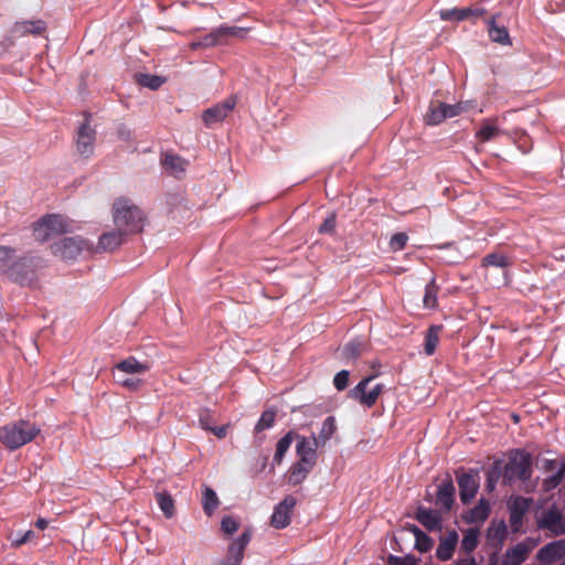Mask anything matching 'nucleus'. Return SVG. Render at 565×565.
Listing matches in <instances>:
<instances>
[{"label":"nucleus","mask_w":565,"mask_h":565,"mask_svg":"<svg viewBox=\"0 0 565 565\" xmlns=\"http://www.w3.org/2000/svg\"><path fill=\"white\" fill-rule=\"evenodd\" d=\"M503 483L512 484L516 480L526 481L532 476V458L529 452L523 449L513 450L508 462L503 466Z\"/></svg>","instance_id":"7ed1b4c3"},{"label":"nucleus","mask_w":565,"mask_h":565,"mask_svg":"<svg viewBox=\"0 0 565 565\" xmlns=\"http://www.w3.org/2000/svg\"><path fill=\"white\" fill-rule=\"evenodd\" d=\"M127 235L118 227L115 231L104 233L98 241V250L110 252L117 248L124 242V236Z\"/></svg>","instance_id":"aec40b11"},{"label":"nucleus","mask_w":565,"mask_h":565,"mask_svg":"<svg viewBox=\"0 0 565 565\" xmlns=\"http://www.w3.org/2000/svg\"><path fill=\"white\" fill-rule=\"evenodd\" d=\"M218 30H220L222 41H224V39L228 38V36L244 39L248 32L247 28L230 26V25H225V24L220 25Z\"/></svg>","instance_id":"79ce46f5"},{"label":"nucleus","mask_w":565,"mask_h":565,"mask_svg":"<svg viewBox=\"0 0 565 565\" xmlns=\"http://www.w3.org/2000/svg\"><path fill=\"white\" fill-rule=\"evenodd\" d=\"M209 431L213 433L218 438H224L227 433V426H212Z\"/></svg>","instance_id":"680f3d73"},{"label":"nucleus","mask_w":565,"mask_h":565,"mask_svg":"<svg viewBox=\"0 0 565 565\" xmlns=\"http://www.w3.org/2000/svg\"><path fill=\"white\" fill-rule=\"evenodd\" d=\"M296 454L298 456V460L303 463H310L311 466H316L317 462V450L320 448L317 445L316 440H312L310 437L297 435L296 436Z\"/></svg>","instance_id":"ddd939ff"},{"label":"nucleus","mask_w":565,"mask_h":565,"mask_svg":"<svg viewBox=\"0 0 565 565\" xmlns=\"http://www.w3.org/2000/svg\"><path fill=\"white\" fill-rule=\"evenodd\" d=\"M116 374H140L148 370L146 364L140 363L136 358L130 356L116 365Z\"/></svg>","instance_id":"bb28decb"},{"label":"nucleus","mask_w":565,"mask_h":565,"mask_svg":"<svg viewBox=\"0 0 565 565\" xmlns=\"http://www.w3.org/2000/svg\"><path fill=\"white\" fill-rule=\"evenodd\" d=\"M490 514V504L487 500L480 499L479 502L470 509L465 515L468 524L483 523Z\"/></svg>","instance_id":"412c9836"},{"label":"nucleus","mask_w":565,"mask_h":565,"mask_svg":"<svg viewBox=\"0 0 565 565\" xmlns=\"http://www.w3.org/2000/svg\"><path fill=\"white\" fill-rule=\"evenodd\" d=\"M335 225H337L335 213H331L326 217L323 223L319 226V233L331 234L334 232Z\"/></svg>","instance_id":"3c124183"},{"label":"nucleus","mask_w":565,"mask_h":565,"mask_svg":"<svg viewBox=\"0 0 565 565\" xmlns=\"http://www.w3.org/2000/svg\"><path fill=\"white\" fill-rule=\"evenodd\" d=\"M46 29L45 22L42 20L23 21L15 23L14 32L21 35L33 34L39 35Z\"/></svg>","instance_id":"cd10ccee"},{"label":"nucleus","mask_w":565,"mask_h":565,"mask_svg":"<svg viewBox=\"0 0 565 565\" xmlns=\"http://www.w3.org/2000/svg\"><path fill=\"white\" fill-rule=\"evenodd\" d=\"M294 440V433L289 431L285 436H282L277 445H276V452L274 455V462L279 465L282 461V458L285 457L286 452L290 448V445Z\"/></svg>","instance_id":"e433bc0d"},{"label":"nucleus","mask_w":565,"mask_h":565,"mask_svg":"<svg viewBox=\"0 0 565 565\" xmlns=\"http://www.w3.org/2000/svg\"><path fill=\"white\" fill-rule=\"evenodd\" d=\"M14 257V249L0 246V271L10 267V263Z\"/></svg>","instance_id":"09e8293b"},{"label":"nucleus","mask_w":565,"mask_h":565,"mask_svg":"<svg viewBox=\"0 0 565 565\" xmlns=\"http://www.w3.org/2000/svg\"><path fill=\"white\" fill-rule=\"evenodd\" d=\"M113 220L116 227L127 235L135 234L142 231L145 214L130 200L119 198L113 204Z\"/></svg>","instance_id":"f03ea898"},{"label":"nucleus","mask_w":565,"mask_h":565,"mask_svg":"<svg viewBox=\"0 0 565 565\" xmlns=\"http://www.w3.org/2000/svg\"><path fill=\"white\" fill-rule=\"evenodd\" d=\"M564 475H565V460L562 462L561 468L557 470V472L547 477L544 480V482H543L544 489L550 491V490L557 488L561 484Z\"/></svg>","instance_id":"37998d69"},{"label":"nucleus","mask_w":565,"mask_h":565,"mask_svg":"<svg viewBox=\"0 0 565 565\" xmlns=\"http://www.w3.org/2000/svg\"><path fill=\"white\" fill-rule=\"evenodd\" d=\"M508 533V529L504 521H492L488 529V536L492 540L502 542Z\"/></svg>","instance_id":"ea45409f"},{"label":"nucleus","mask_w":565,"mask_h":565,"mask_svg":"<svg viewBox=\"0 0 565 565\" xmlns=\"http://www.w3.org/2000/svg\"><path fill=\"white\" fill-rule=\"evenodd\" d=\"M374 376L370 375L362 379L351 391L350 396L358 401L361 405L370 408L375 405L379 396L384 390V385L379 383L375 384L371 390L367 391L369 384L373 381Z\"/></svg>","instance_id":"423d86ee"},{"label":"nucleus","mask_w":565,"mask_h":565,"mask_svg":"<svg viewBox=\"0 0 565 565\" xmlns=\"http://www.w3.org/2000/svg\"><path fill=\"white\" fill-rule=\"evenodd\" d=\"M40 431L35 423L18 419L0 427V443L13 451L33 441Z\"/></svg>","instance_id":"f257e3e1"},{"label":"nucleus","mask_w":565,"mask_h":565,"mask_svg":"<svg viewBox=\"0 0 565 565\" xmlns=\"http://www.w3.org/2000/svg\"><path fill=\"white\" fill-rule=\"evenodd\" d=\"M479 530L468 529L461 540L460 548L467 554H471L478 546Z\"/></svg>","instance_id":"c9c22d12"},{"label":"nucleus","mask_w":565,"mask_h":565,"mask_svg":"<svg viewBox=\"0 0 565 565\" xmlns=\"http://www.w3.org/2000/svg\"><path fill=\"white\" fill-rule=\"evenodd\" d=\"M501 134V130L491 120H486L476 132V138L481 142H487Z\"/></svg>","instance_id":"473e14b6"},{"label":"nucleus","mask_w":565,"mask_h":565,"mask_svg":"<svg viewBox=\"0 0 565 565\" xmlns=\"http://www.w3.org/2000/svg\"><path fill=\"white\" fill-rule=\"evenodd\" d=\"M337 431L335 418L333 416H328L321 426L319 435H311L310 438L317 441L319 447H324L326 444L332 438L334 433Z\"/></svg>","instance_id":"5701e85b"},{"label":"nucleus","mask_w":565,"mask_h":565,"mask_svg":"<svg viewBox=\"0 0 565 565\" xmlns=\"http://www.w3.org/2000/svg\"><path fill=\"white\" fill-rule=\"evenodd\" d=\"M39 262L33 257H23L9 267V276L15 282L24 286L30 285L35 277Z\"/></svg>","instance_id":"0eeeda50"},{"label":"nucleus","mask_w":565,"mask_h":565,"mask_svg":"<svg viewBox=\"0 0 565 565\" xmlns=\"http://www.w3.org/2000/svg\"><path fill=\"white\" fill-rule=\"evenodd\" d=\"M296 504L297 499L294 495H286L274 507V511L270 516V525L278 530L287 527L290 524L291 513Z\"/></svg>","instance_id":"6e6552de"},{"label":"nucleus","mask_w":565,"mask_h":565,"mask_svg":"<svg viewBox=\"0 0 565 565\" xmlns=\"http://www.w3.org/2000/svg\"><path fill=\"white\" fill-rule=\"evenodd\" d=\"M221 529L226 534H233L238 530V522L232 516H224L221 521Z\"/></svg>","instance_id":"864d4df0"},{"label":"nucleus","mask_w":565,"mask_h":565,"mask_svg":"<svg viewBox=\"0 0 565 565\" xmlns=\"http://www.w3.org/2000/svg\"><path fill=\"white\" fill-rule=\"evenodd\" d=\"M218 504L220 501L216 495V492L213 489L205 487L202 498V507L204 513L206 515H212L214 511L217 509Z\"/></svg>","instance_id":"f704fd0d"},{"label":"nucleus","mask_w":565,"mask_h":565,"mask_svg":"<svg viewBox=\"0 0 565 565\" xmlns=\"http://www.w3.org/2000/svg\"><path fill=\"white\" fill-rule=\"evenodd\" d=\"M34 532L31 530L24 532L23 534L17 533L15 536L12 539L11 544L13 546H20L31 541L34 537Z\"/></svg>","instance_id":"13d9d810"},{"label":"nucleus","mask_w":565,"mask_h":565,"mask_svg":"<svg viewBox=\"0 0 565 565\" xmlns=\"http://www.w3.org/2000/svg\"><path fill=\"white\" fill-rule=\"evenodd\" d=\"M118 136L122 140H128L130 138V130L122 126L118 129Z\"/></svg>","instance_id":"0e129e2a"},{"label":"nucleus","mask_w":565,"mask_h":565,"mask_svg":"<svg viewBox=\"0 0 565 565\" xmlns=\"http://www.w3.org/2000/svg\"><path fill=\"white\" fill-rule=\"evenodd\" d=\"M408 241V236L405 233H396L391 237L390 246L393 250H402Z\"/></svg>","instance_id":"8fccbe9b"},{"label":"nucleus","mask_w":565,"mask_h":565,"mask_svg":"<svg viewBox=\"0 0 565 565\" xmlns=\"http://www.w3.org/2000/svg\"><path fill=\"white\" fill-rule=\"evenodd\" d=\"M96 131L86 119L77 129L76 150L79 156L89 158L94 153Z\"/></svg>","instance_id":"9b49d317"},{"label":"nucleus","mask_w":565,"mask_h":565,"mask_svg":"<svg viewBox=\"0 0 565 565\" xmlns=\"http://www.w3.org/2000/svg\"><path fill=\"white\" fill-rule=\"evenodd\" d=\"M49 525V521L46 519L40 518L35 522V526L40 530L46 529Z\"/></svg>","instance_id":"69168bd1"},{"label":"nucleus","mask_w":565,"mask_h":565,"mask_svg":"<svg viewBox=\"0 0 565 565\" xmlns=\"http://www.w3.org/2000/svg\"><path fill=\"white\" fill-rule=\"evenodd\" d=\"M213 422V413L209 408H201L199 411V425L202 429L210 430Z\"/></svg>","instance_id":"de8ad7c7"},{"label":"nucleus","mask_w":565,"mask_h":565,"mask_svg":"<svg viewBox=\"0 0 565 565\" xmlns=\"http://www.w3.org/2000/svg\"><path fill=\"white\" fill-rule=\"evenodd\" d=\"M235 105L236 99L234 97H228L224 102L207 108L202 115L203 122L207 127H211L212 125L222 121L234 109Z\"/></svg>","instance_id":"f8f14e48"},{"label":"nucleus","mask_w":565,"mask_h":565,"mask_svg":"<svg viewBox=\"0 0 565 565\" xmlns=\"http://www.w3.org/2000/svg\"><path fill=\"white\" fill-rule=\"evenodd\" d=\"M444 108L446 113V118H452L461 114L466 109L462 103H458L455 105H449L444 103Z\"/></svg>","instance_id":"4d7b16f0"},{"label":"nucleus","mask_w":565,"mask_h":565,"mask_svg":"<svg viewBox=\"0 0 565 565\" xmlns=\"http://www.w3.org/2000/svg\"><path fill=\"white\" fill-rule=\"evenodd\" d=\"M315 466L298 460L289 469L288 482L292 486L300 484L313 469Z\"/></svg>","instance_id":"b1692460"},{"label":"nucleus","mask_w":565,"mask_h":565,"mask_svg":"<svg viewBox=\"0 0 565 565\" xmlns=\"http://www.w3.org/2000/svg\"><path fill=\"white\" fill-rule=\"evenodd\" d=\"M416 520L428 531L441 529V515L437 510L418 507L416 510Z\"/></svg>","instance_id":"a211bd4d"},{"label":"nucleus","mask_w":565,"mask_h":565,"mask_svg":"<svg viewBox=\"0 0 565 565\" xmlns=\"http://www.w3.org/2000/svg\"><path fill=\"white\" fill-rule=\"evenodd\" d=\"M446 119V113L444 108V103H440L437 106H430L426 116L425 121L427 125L436 126L443 122Z\"/></svg>","instance_id":"58836bf2"},{"label":"nucleus","mask_w":565,"mask_h":565,"mask_svg":"<svg viewBox=\"0 0 565 565\" xmlns=\"http://www.w3.org/2000/svg\"><path fill=\"white\" fill-rule=\"evenodd\" d=\"M530 503L531 499L518 497L510 503V511L515 514L524 515L530 508Z\"/></svg>","instance_id":"49530a36"},{"label":"nucleus","mask_w":565,"mask_h":565,"mask_svg":"<svg viewBox=\"0 0 565 565\" xmlns=\"http://www.w3.org/2000/svg\"><path fill=\"white\" fill-rule=\"evenodd\" d=\"M438 286L436 285V278L433 277L425 287V294L423 298V306L426 309H435L438 305Z\"/></svg>","instance_id":"2f4dec72"},{"label":"nucleus","mask_w":565,"mask_h":565,"mask_svg":"<svg viewBox=\"0 0 565 565\" xmlns=\"http://www.w3.org/2000/svg\"><path fill=\"white\" fill-rule=\"evenodd\" d=\"M443 330V326L440 324H431L426 333L424 341V351L425 354L430 356L435 353L437 345L439 343V334Z\"/></svg>","instance_id":"393cba45"},{"label":"nucleus","mask_w":565,"mask_h":565,"mask_svg":"<svg viewBox=\"0 0 565 565\" xmlns=\"http://www.w3.org/2000/svg\"><path fill=\"white\" fill-rule=\"evenodd\" d=\"M88 242L79 236L64 237L51 245L52 253L64 259H75L84 249H88Z\"/></svg>","instance_id":"39448f33"},{"label":"nucleus","mask_w":565,"mask_h":565,"mask_svg":"<svg viewBox=\"0 0 565 565\" xmlns=\"http://www.w3.org/2000/svg\"><path fill=\"white\" fill-rule=\"evenodd\" d=\"M537 525L540 529L548 530L554 535L565 534V516L556 505H552L542 512Z\"/></svg>","instance_id":"9d476101"},{"label":"nucleus","mask_w":565,"mask_h":565,"mask_svg":"<svg viewBox=\"0 0 565 565\" xmlns=\"http://www.w3.org/2000/svg\"><path fill=\"white\" fill-rule=\"evenodd\" d=\"M409 531L415 535V539H416V537H418V536H420V535H423V533H424V532H423L418 526H416V525H411V526H409Z\"/></svg>","instance_id":"338daca9"},{"label":"nucleus","mask_w":565,"mask_h":565,"mask_svg":"<svg viewBox=\"0 0 565 565\" xmlns=\"http://www.w3.org/2000/svg\"><path fill=\"white\" fill-rule=\"evenodd\" d=\"M250 539L252 534L248 531H245L235 539L230 545L227 557L222 562V565H241L245 548L250 542Z\"/></svg>","instance_id":"2eb2a0df"},{"label":"nucleus","mask_w":565,"mask_h":565,"mask_svg":"<svg viewBox=\"0 0 565 565\" xmlns=\"http://www.w3.org/2000/svg\"><path fill=\"white\" fill-rule=\"evenodd\" d=\"M365 349H366V343L365 342H363L360 339H354V340H351L350 342H348L343 347V349H342V356L345 360L354 361L359 356L362 355V353L365 351Z\"/></svg>","instance_id":"c85d7f7f"},{"label":"nucleus","mask_w":565,"mask_h":565,"mask_svg":"<svg viewBox=\"0 0 565 565\" xmlns=\"http://www.w3.org/2000/svg\"><path fill=\"white\" fill-rule=\"evenodd\" d=\"M275 419H276V411H274V409L265 411L260 415L258 422L256 423L255 430L257 433H260L263 430L271 428L275 424Z\"/></svg>","instance_id":"a19ab883"},{"label":"nucleus","mask_w":565,"mask_h":565,"mask_svg":"<svg viewBox=\"0 0 565 565\" xmlns=\"http://www.w3.org/2000/svg\"><path fill=\"white\" fill-rule=\"evenodd\" d=\"M457 543V532L454 530L448 532L447 535L440 540L439 545L436 550L437 558L443 562L449 561L452 557Z\"/></svg>","instance_id":"6ab92c4d"},{"label":"nucleus","mask_w":565,"mask_h":565,"mask_svg":"<svg viewBox=\"0 0 565 565\" xmlns=\"http://www.w3.org/2000/svg\"><path fill=\"white\" fill-rule=\"evenodd\" d=\"M157 503L167 519L173 518L175 513L174 500L167 491L156 492Z\"/></svg>","instance_id":"c756f323"},{"label":"nucleus","mask_w":565,"mask_h":565,"mask_svg":"<svg viewBox=\"0 0 565 565\" xmlns=\"http://www.w3.org/2000/svg\"><path fill=\"white\" fill-rule=\"evenodd\" d=\"M115 376H116L118 383H120L122 386L128 387L130 390H136L140 382L139 380L129 379V377L121 379L119 376V374H115Z\"/></svg>","instance_id":"bf43d9fd"},{"label":"nucleus","mask_w":565,"mask_h":565,"mask_svg":"<svg viewBox=\"0 0 565 565\" xmlns=\"http://www.w3.org/2000/svg\"><path fill=\"white\" fill-rule=\"evenodd\" d=\"M501 478L503 479L502 460H495L487 471V490L493 491Z\"/></svg>","instance_id":"7c9ffc66"},{"label":"nucleus","mask_w":565,"mask_h":565,"mask_svg":"<svg viewBox=\"0 0 565 565\" xmlns=\"http://www.w3.org/2000/svg\"><path fill=\"white\" fill-rule=\"evenodd\" d=\"M163 166L172 174L179 175L184 172L186 161L177 154H166L163 159Z\"/></svg>","instance_id":"72a5a7b5"},{"label":"nucleus","mask_w":565,"mask_h":565,"mask_svg":"<svg viewBox=\"0 0 565 565\" xmlns=\"http://www.w3.org/2000/svg\"><path fill=\"white\" fill-rule=\"evenodd\" d=\"M138 83L143 87H148L150 89H158L164 83V79L157 75L139 74Z\"/></svg>","instance_id":"c03bdc74"},{"label":"nucleus","mask_w":565,"mask_h":565,"mask_svg":"<svg viewBox=\"0 0 565 565\" xmlns=\"http://www.w3.org/2000/svg\"><path fill=\"white\" fill-rule=\"evenodd\" d=\"M68 231L67 221L58 214H49L40 218L33 227V235L39 242H46Z\"/></svg>","instance_id":"20e7f679"},{"label":"nucleus","mask_w":565,"mask_h":565,"mask_svg":"<svg viewBox=\"0 0 565 565\" xmlns=\"http://www.w3.org/2000/svg\"><path fill=\"white\" fill-rule=\"evenodd\" d=\"M350 373L347 370L338 372L333 379V384L338 391H343L348 387Z\"/></svg>","instance_id":"603ef678"},{"label":"nucleus","mask_w":565,"mask_h":565,"mask_svg":"<svg viewBox=\"0 0 565 565\" xmlns=\"http://www.w3.org/2000/svg\"><path fill=\"white\" fill-rule=\"evenodd\" d=\"M203 49L223 44L218 28L212 30L209 34L201 39Z\"/></svg>","instance_id":"a18cd8bd"},{"label":"nucleus","mask_w":565,"mask_h":565,"mask_svg":"<svg viewBox=\"0 0 565 565\" xmlns=\"http://www.w3.org/2000/svg\"><path fill=\"white\" fill-rule=\"evenodd\" d=\"M523 516L524 515L522 514H515L510 511V525L513 532L519 531L520 526L522 525Z\"/></svg>","instance_id":"052dcab7"},{"label":"nucleus","mask_w":565,"mask_h":565,"mask_svg":"<svg viewBox=\"0 0 565 565\" xmlns=\"http://www.w3.org/2000/svg\"><path fill=\"white\" fill-rule=\"evenodd\" d=\"M388 565H416V559L414 556L406 555V556H395L390 555Z\"/></svg>","instance_id":"6e6d98bb"},{"label":"nucleus","mask_w":565,"mask_h":565,"mask_svg":"<svg viewBox=\"0 0 565 565\" xmlns=\"http://www.w3.org/2000/svg\"><path fill=\"white\" fill-rule=\"evenodd\" d=\"M509 265H510V262H509L508 256L502 253H498V252L486 255L482 258V263H481L482 267L493 266V267H498V268H505Z\"/></svg>","instance_id":"4c0bfd02"},{"label":"nucleus","mask_w":565,"mask_h":565,"mask_svg":"<svg viewBox=\"0 0 565 565\" xmlns=\"http://www.w3.org/2000/svg\"><path fill=\"white\" fill-rule=\"evenodd\" d=\"M455 487L451 481H444L438 486L436 504L445 510H450L454 504Z\"/></svg>","instance_id":"4be33fe9"},{"label":"nucleus","mask_w":565,"mask_h":565,"mask_svg":"<svg viewBox=\"0 0 565 565\" xmlns=\"http://www.w3.org/2000/svg\"><path fill=\"white\" fill-rule=\"evenodd\" d=\"M190 49L196 51L199 49H203L201 40H196L190 43Z\"/></svg>","instance_id":"774afa93"},{"label":"nucleus","mask_w":565,"mask_h":565,"mask_svg":"<svg viewBox=\"0 0 565 565\" xmlns=\"http://www.w3.org/2000/svg\"><path fill=\"white\" fill-rule=\"evenodd\" d=\"M486 13L483 8H461L448 9L440 12V18L444 21H463L470 17L479 18Z\"/></svg>","instance_id":"f3484780"},{"label":"nucleus","mask_w":565,"mask_h":565,"mask_svg":"<svg viewBox=\"0 0 565 565\" xmlns=\"http://www.w3.org/2000/svg\"><path fill=\"white\" fill-rule=\"evenodd\" d=\"M488 33L490 39L499 44L509 45L511 44L510 35L505 26H500L495 23V19L491 18L488 21Z\"/></svg>","instance_id":"a878e982"},{"label":"nucleus","mask_w":565,"mask_h":565,"mask_svg":"<svg viewBox=\"0 0 565 565\" xmlns=\"http://www.w3.org/2000/svg\"><path fill=\"white\" fill-rule=\"evenodd\" d=\"M454 565H477L475 556L468 554V556L458 558Z\"/></svg>","instance_id":"e2e57ef3"},{"label":"nucleus","mask_w":565,"mask_h":565,"mask_svg":"<svg viewBox=\"0 0 565 565\" xmlns=\"http://www.w3.org/2000/svg\"><path fill=\"white\" fill-rule=\"evenodd\" d=\"M460 500L463 504L469 503L477 494L479 481L472 472H462L457 478Z\"/></svg>","instance_id":"dca6fc26"},{"label":"nucleus","mask_w":565,"mask_h":565,"mask_svg":"<svg viewBox=\"0 0 565 565\" xmlns=\"http://www.w3.org/2000/svg\"><path fill=\"white\" fill-rule=\"evenodd\" d=\"M433 540L425 533L423 535L416 537L415 547L422 553L429 551L433 546Z\"/></svg>","instance_id":"5fc2aeb1"},{"label":"nucleus","mask_w":565,"mask_h":565,"mask_svg":"<svg viewBox=\"0 0 565 565\" xmlns=\"http://www.w3.org/2000/svg\"><path fill=\"white\" fill-rule=\"evenodd\" d=\"M565 556V541H554L545 544L536 553V559L542 565H552Z\"/></svg>","instance_id":"4468645a"},{"label":"nucleus","mask_w":565,"mask_h":565,"mask_svg":"<svg viewBox=\"0 0 565 565\" xmlns=\"http://www.w3.org/2000/svg\"><path fill=\"white\" fill-rule=\"evenodd\" d=\"M535 546L536 542L533 539L527 537L524 541L507 548L502 555L501 565H522Z\"/></svg>","instance_id":"1a4fd4ad"}]
</instances>
